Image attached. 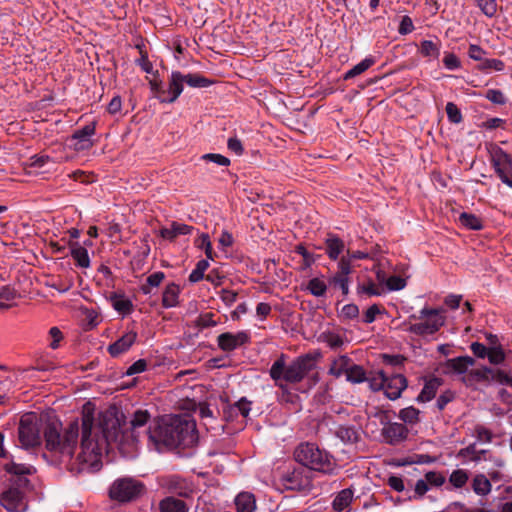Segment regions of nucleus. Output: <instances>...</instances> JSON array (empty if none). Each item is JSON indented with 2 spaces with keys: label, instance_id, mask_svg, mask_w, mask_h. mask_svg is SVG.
I'll list each match as a JSON object with an SVG mask.
<instances>
[{
  "label": "nucleus",
  "instance_id": "obj_32",
  "mask_svg": "<svg viewBox=\"0 0 512 512\" xmlns=\"http://www.w3.org/2000/svg\"><path fill=\"white\" fill-rule=\"evenodd\" d=\"M440 48L441 45L438 42H433L431 40H423L420 43L419 52L423 57H426L429 60H435L438 59L440 56Z\"/></svg>",
  "mask_w": 512,
  "mask_h": 512
},
{
  "label": "nucleus",
  "instance_id": "obj_10",
  "mask_svg": "<svg viewBox=\"0 0 512 512\" xmlns=\"http://www.w3.org/2000/svg\"><path fill=\"white\" fill-rule=\"evenodd\" d=\"M175 447H191L196 444L198 436L195 421L189 418L174 417Z\"/></svg>",
  "mask_w": 512,
  "mask_h": 512
},
{
  "label": "nucleus",
  "instance_id": "obj_29",
  "mask_svg": "<svg viewBox=\"0 0 512 512\" xmlns=\"http://www.w3.org/2000/svg\"><path fill=\"white\" fill-rule=\"evenodd\" d=\"M326 253L331 260H337L339 255L344 251V242L335 235H329L325 241Z\"/></svg>",
  "mask_w": 512,
  "mask_h": 512
},
{
  "label": "nucleus",
  "instance_id": "obj_2",
  "mask_svg": "<svg viewBox=\"0 0 512 512\" xmlns=\"http://www.w3.org/2000/svg\"><path fill=\"white\" fill-rule=\"evenodd\" d=\"M316 366V359L306 354L296 358L289 365H286L282 355L270 368V376L276 382L284 380L289 383L300 382Z\"/></svg>",
  "mask_w": 512,
  "mask_h": 512
},
{
  "label": "nucleus",
  "instance_id": "obj_26",
  "mask_svg": "<svg viewBox=\"0 0 512 512\" xmlns=\"http://www.w3.org/2000/svg\"><path fill=\"white\" fill-rule=\"evenodd\" d=\"M482 461H489L495 468H502L505 466V461L489 450H477L476 453L470 458L469 463L479 464Z\"/></svg>",
  "mask_w": 512,
  "mask_h": 512
},
{
  "label": "nucleus",
  "instance_id": "obj_4",
  "mask_svg": "<svg viewBox=\"0 0 512 512\" xmlns=\"http://www.w3.org/2000/svg\"><path fill=\"white\" fill-rule=\"evenodd\" d=\"M79 424L73 422L69 425L64 435H60L55 424H49L44 430L46 448L59 452L63 457L71 458L77 445Z\"/></svg>",
  "mask_w": 512,
  "mask_h": 512
},
{
  "label": "nucleus",
  "instance_id": "obj_38",
  "mask_svg": "<svg viewBox=\"0 0 512 512\" xmlns=\"http://www.w3.org/2000/svg\"><path fill=\"white\" fill-rule=\"evenodd\" d=\"M184 83L193 88L209 87L213 81L203 77L197 73H189L184 75Z\"/></svg>",
  "mask_w": 512,
  "mask_h": 512
},
{
  "label": "nucleus",
  "instance_id": "obj_60",
  "mask_svg": "<svg viewBox=\"0 0 512 512\" xmlns=\"http://www.w3.org/2000/svg\"><path fill=\"white\" fill-rule=\"evenodd\" d=\"M386 286L390 291H398L406 286V281L400 276H390L386 279Z\"/></svg>",
  "mask_w": 512,
  "mask_h": 512
},
{
  "label": "nucleus",
  "instance_id": "obj_49",
  "mask_svg": "<svg viewBox=\"0 0 512 512\" xmlns=\"http://www.w3.org/2000/svg\"><path fill=\"white\" fill-rule=\"evenodd\" d=\"M16 298V292L9 288L3 287L0 290V309H6L12 306Z\"/></svg>",
  "mask_w": 512,
  "mask_h": 512
},
{
  "label": "nucleus",
  "instance_id": "obj_59",
  "mask_svg": "<svg viewBox=\"0 0 512 512\" xmlns=\"http://www.w3.org/2000/svg\"><path fill=\"white\" fill-rule=\"evenodd\" d=\"M487 358L491 364H500L505 359V354L500 347L489 348Z\"/></svg>",
  "mask_w": 512,
  "mask_h": 512
},
{
  "label": "nucleus",
  "instance_id": "obj_41",
  "mask_svg": "<svg viewBox=\"0 0 512 512\" xmlns=\"http://www.w3.org/2000/svg\"><path fill=\"white\" fill-rule=\"evenodd\" d=\"M459 221L464 227L468 229L480 230L483 227L481 219L471 213H461L459 216Z\"/></svg>",
  "mask_w": 512,
  "mask_h": 512
},
{
  "label": "nucleus",
  "instance_id": "obj_48",
  "mask_svg": "<svg viewBox=\"0 0 512 512\" xmlns=\"http://www.w3.org/2000/svg\"><path fill=\"white\" fill-rule=\"evenodd\" d=\"M505 68V64L500 59H484L480 65L479 69L484 72H491V71H503Z\"/></svg>",
  "mask_w": 512,
  "mask_h": 512
},
{
  "label": "nucleus",
  "instance_id": "obj_28",
  "mask_svg": "<svg viewBox=\"0 0 512 512\" xmlns=\"http://www.w3.org/2000/svg\"><path fill=\"white\" fill-rule=\"evenodd\" d=\"M180 288L175 283L166 286L162 295V305L165 308L176 307L179 303Z\"/></svg>",
  "mask_w": 512,
  "mask_h": 512
},
{
  "label": "nucleus",
  "instance_id": "obj_42",
  "mask_svg": "<svg viewBox=\"0 0 512 512\" xmlns=\"http://www.w3.org/2000/svg\"><path fill=\"white\" fill-rule=\"evenodd\" d=\"M346 379L352 383H362L366 381V374L361 366L351 364L346 374Z\"/></svg>",
  "mask_w": 512,
  "mask_h": 512
},
{
  "label": "nucleus",
  "instance_id": "obj_44",
  "mask_svg": "<svg viewBox=\"0 0 512 512\" xmlns=\"http://www.w3.org/2000/svg\"><path fill=\"white\" fill-rule=\"evenodd\" d=\"M490 381L504 386H512V375L510 372L501 369H492Z\"/></svg>",
  "mask_w": 512,
  "mask_h": 512
},
{
  "label": "nucleus",
  "instance_id": "obj_43",
  "mask_svg": "<svg viewBox=\"0 0 512 512\" xmlns=\"http://www.w3.org/2000/svg\"><path fill=\"white\" fill-rule=\"evenodd\" d=\"M420 411L413 406L406 407L399 412V418L407 424H415L419 421Z\"/></svg>",
  "mask_w": 512,
  "mask_h": 512
},
{
  "label": "nucleus",
  "instance_id": "obj_64",
  "mask_svg": "<svg viewBox=\"0 0 512 512\" xmlns=\"http://www.w3.org/2000/svg\"><path fill=\"white\" fill-rule=\"evenodd\" d=\"M485 97L494 104L502 105L506 102L503 92L497 89H489Z\"/></svg>",
  "mask_w": 512,
  "mask_h": 512
},
{
  "label": "nucleus",
  "instance_id": "obj_23",
  "mask_svg": "<svg viewBox=\"0 0 512 512\" xmlns=\"http://www.w3.org/2000/svg\"><path fill=\"white\" fill-rule=\"evenodd\" d=\"M193 230L192 226L184 223L172 222L169 227H163L159 231V235L168 241L175 240L180 235L190 234Z\"/></svg>",
  "mask_w": 512,
  "mask_h": 512
},
{
  "label": "nucleus",
  "instance_id": "obj_27",
  "mask_svg": "<svg viewBox=\"0 0 512 512\" xmlns=\"http://www.w3.org/2000/svg\"><path fill=\"white\" fill-rule=\"evenodd\" d=\"M237 512H254L256 509V499L250 492H241L235 498Z\"/></svg>",
  "mask_w": 512,
  "mask_h": 512
},
{
  "label": "nucleus",
  "instance_id": "obj_17",
  "mask_svg": "<svg viewBox=\"0 0 512 512\" xmlns=\"http://www.w3.org/2000/svg\"><path fill=\"white\" fill-rule=\"evenodd\" d=\"M406 387L407 380L402 374L386 376L384 393L389 399H398Z\"/></svg>",
  "mask_w": 512,
  "mask_h": 512
},
{
  "label": "nucleus",
  "instance_id": "obj_62",
  "mask_svg": "<svg viewBox=\"0 0 512 512\" xmlns=\"http://www.w3.org/2000/svg\"><path fill=\"white\" fill-rule=\"evenodd\" d=\"M476 443H471L468 446L461 448L458 451L457 457L462 460L463 463H469L470 458L476 453Z\"/></svg>",
  "mask_w": 512,
  "mask_h": 512
},
{
  "label": "nucleus",
  "instance_id": "obj_6",
  "mask_svg": "<svg viewBox=\"0 0 512 512\" xmlns=\"http://www.w3.org/2000/svg\"><path fill=\"white\" fill-rule=\"evenodd\" d=\"M144 484L131 477L116 479L110 489L109 496L112 500L125 503L137 499L144 493Z\"/></svg>",
  "mask_w": 512,
  "mask_h": 512
},
{
  "label": "nucleus",
  "instance_id": "obj_63",
  "mask_svg": "<svg viewBox=\"0 0 512 512\" xmlns=\"http://www.w3.org/2000/svg\"><path fill=\"white\" fill-rule=\"evenodd\" d=\"M414 29H415V27H414L411 17H409L407 15L403 16L401 18L399 28H398L399 34L407 35V34L412 33Z\"/></svg>",
  "mask_w": 512,
  "mask_h": 512
},
{
  "label": "nucleus",
  "instance_id": "obj_16",
  "mask_svg": "<svg viewBox=\"0 0 512 512\" xmlns=\"http://www.w3.org/2000/svg\"><path fill=\"white\" fill-rule=\"evenodd\" d=\"M279 482L286 490H302L307 485V479L303 476V471L300 469L288 470L283 473Z\"/></svg>",
  "mask_w": 512,
  "mask_h": 512
},
{
  "label": "nucleus",
  "instance_id": "obj_55",
  "mask_svg": "<svg viewBox=\"0 0 512 512\" xmlns=\"http://www.w3.org/2000/svg\"><path fill=\"white\" fill-rule=\"evenodd\" d=\"M201 159L206 162H212L219 166H228L230 164V160L217 153H207L201 156Z\"/></svg>",
  "mask_w": 512,
  "mask_h": 512
},
{
  "label": "nucleus",
  "instance_id": "obj_50",
  "mask_svg": "<svg viewBox=\"0 0 512 512\" xmlns=\"http://www.w3.org/2000/svg\"><path fill=\"white\" fill-rule=\"evenodd\" d=\"M474 436L480 443H491L493 440V433L491 430L483 425H476L474 428Z\"/></svg>",
  "mask_w": 512,
  "mask_h": 512
},
{
  "label": "nucleus",
  "instance_id": "obj_19",
  "mask_svg": "<svg viewBox=\"0 0 512 512\" xmlns=\"http://www.w3.org/2000/svg\"><path fill=\"white\" fill-rule=\"evenodd\" d=\"M4 469L7 473L19 477L16 484L19 486H26L29 481L25 478L26 475H31L35 472L33 466L28 464H20L16 462H9L5 464Z\"/></svg>",
  "mask_w": 512,
  "mask_h": 512
},
{
  "label": "nucleus",
  "instance_id": "obj_20",
  "mask_svg": "<svg viewBox=\"0 0 512 512\" xmlns=\"http://www.w3.org/2000/svg\"><path fill=\"white\" fill-rule=\"evenodd\" d=\"M137 334L136 332L129 331L125 333L121 338H119L117 341L109 345L108 352L111 356L117 357L121 355L122 353L129 350V348L134 344L136 341Z\"/></svg>",
  "mask_w": 512,
  "mask_h": 512
},
{
  "label": "nucleus",
  "instance_id": "obj_11",
  "mask_svg": "<svg viewBox=\"0 0 512 512\" xmlns=\"http://www.w3.org/2000/svg\"><path fill=\"white\" fill-rule=\"evenodd\" d=\"M0 505L8 512H26L28 502L24 494L15 487H10L0 495Z\"/></svg>",
  "mask_w": 512,
  "mask_h": 512
},
{
  "label": "nucleus",
  "instance_id": "obj_58",
  "mask_svg": "<svg viewBox=\"0 0 512 512\" xmlns=\"http://www.w3.org/2000/svg\"><path fill=\"white\" fill-rule=\"evenodd\" d=\"M492 369L486 366L476 368L470 371V376L476 381H490Z\"/></svg>",
  "mask_w": 512,
  "mask_h": 512
},
{
  "label": "nucleus",
  "instance_id": "obj_21",
  "mask_svg": "<svg viewBox=\"0 0 512 512\" xmlns=\"http://www.w3.org/2000/svg\"><path fill=\"white\" fill-rule=\"evenodd\" d=\"M474 365V359L469 356L456 357L447 360L445 364L446 372L463 375Z\"/></svg>",
  "mask_w": 512,
  "mask_h": 512
},
{
  "label": "nucleus",
  "instance_id": "obj_35",
  "mask_svg": "<svg viewBox=\"0 0 512 512\" xmlns=\"http://www.w3.org/2000/svg\"><path fill=\"white\" fill-rule=\"evenodd\" d=\"M375 63V60L372 57H366L361 62L353 66L350 70H348L344 74V79H352L362 73H364L366 70H368L373 64Z\"/></svg>",
  "mask_w": 512,
  "mask_h": 512
},
{
  "label": "nucleus",
  "instance_id": "obj_54",
  "mask_svg": "<svg viewBox=\"0 0 512 512\" xmlns=\"http://www.w3.org/2000/svg\"><path fill=\"white\" fill-rule=\"evenodd\" d=\"M446 113L450 122L458 124L462 121V114L453 102L446 104Z\"/></svg>",
  "mask_w": 512,
  "mask_h": 512
},
{
  "label": "nucleus",
  "instance_id": "obj_37",
  "mask_svg": "<svg viewBox=\"0 0 512 512\" xmlns=\"http://www.w3.org/2000/svg\"><path fill=\"white\" fill-rule=\"evenodd\" d=\"M440 383L437 379H432L424 385L421 393L418 395L417 400L421 402H428L436 395Z\"/></svg>",
  "mask_w": 512,
  "mask_h": 512
},
{
  "label": "nucleus",
  "instance_id": "obj_24",
  "mask_svg": "<svg viewBox=\"0 0 512 512\" xmlns=\"http://www.w3.org/2000/svg\"><path fill=\"white\" fill-rule=\"evenodd\" d=\"M150 420V414L146 410H137L130 420V436L133 442H137L140 429L144 428Z\"/></svg>",
  "mask_w": 512,
  "mask_h": 512
},
{
  "label": "nucleus",
  "instance_id": "obj_30",
  "mask_svg": "<svg viewBox=\"0 0 512 512\" xmlns=\"http://www.w3.org/2000/svg\"><path fill=\"white\" fill-rule=\"evenodd\" d=\"M159 508L161 512H188V507L181 499L174 497H166L163 499Z\"/></svg>",
  "mask_w": 512,
  "mask_h": 512
},
{
  "label": "nucleus",
  "instance_id": "obj_18",
  "mask_svg": "<svg viewBox=\"0 0 512 512\" xmlns=\"http://www.w3.org/2000/svg\"><path fill=\"white\" fill-rule=\"evenodd\" d=\"M349 267L348 260H340L338 263V271L330 278V284L339 288L344 295L349 293Z\"/></svg>",
  "mask_w": 512,
  "mask_h": 512
},
{
  "label": "nucleus",
  "instance_id": "obj_1",
  "mask_svg": "<svg viewBox=\"0 0 512 512\" xmlns=\"http://www.w3.org/2000/svg\"><path fill=\"white\" fill-rule=\"evenodd\" d=\"M119 434L120 423L112 412L100 413L95 418L93 409L89 405L84 406L81 452L77 458L79 467L99 469L102 454L111 442L118 440Z\"/></svg>",
  "mask_w": 512,
  "mask_h": 512
},
{
  "label": "nucleus",
  "instance_id": "obj_40",
  "mask_svg": "<svg viewBox=\"0 0 512 512\" xmlns=\"http://www.w3.org/2000/svg\"><path fill=\"white\" fill-rule=\"evenodd\" d=\"M469 480V473L464 469H456L449 476L450 484L456 488H463Z\"/></svg>",
  "mask_w": 512,
  "mask_h": 512
},
{
  "label": "nucleus",
  "instance_id": "obj_61",
  "mask_svg": "<svg viewBox=\"0 0 512 512\" xmlns=\"http://www.w3.org/2000/svg\"><path fill=\"white\" fill-rule=\"evenodd\" d=\"M444 66L448 70H457L460 68L461 63L458 57L454 53L446 52L443 58Z\"/></svg>",
  "mask_w": 512,
  "mask_h": 512
},
{
  "label": "nucleus",
  "instance_id": "obj_33",
  "mask_svg": "<svg viewBox=\"0 0 512 512\" xmlns=\"http://www.w3.org/2000/svg\"><path fill=\"white\" fill-rule=\"evenodd\" d=\"M29 166L40 169L43 172L50 171L55 166V161L45 154L34 155L29 159Z\"/></svg>",
  "mask_w": 512,
  "mask_h": 512
},
{
  "label": "nucleus",
  "instance_id": "obj_46",
  "mask_svg": "<svg viewBox=\"0 0 512 512\" xmlns=\"http://www.w3.org/2000/svg\"><path fill=\"white\" fill-rule=\"evenodd\" d=\"M112 306L113 308L122 313V314H128L132 311V303L129 299H127L124 296H114L112 298Z\"/></svg>",
  "mask_w": 512,
  "mask_h": 512
},
{
  "label": "nucleus",
  "instance_id": "obj_39",
  "mask_svg": "<svg viewBox=\"0 0 512 512\" xmlns=\"http://www.w3.org/2000/svg\"><path fill=\"white\" fill-rule=\"evenodd\" d=\"M307 290L316 297H322L327 290V284L323 278L315 277L309 280Z\"/></svg>",
  "mask_w": 512,
  "mask_h": 512
},
{
  "label": "nucleus",
  "instance_id": "obj_13",
  "mask_svg": "<svg viewBox=\"0 0 512 512\" xmlns=\"http://www.w3.org/2000/svg\"><path fill=\"white\" fill-rule=\"evenodd\" d=\"M96 125L94 122L89 123L77 130L71 137V146L77 150H87L93 146L92 136L95 134Z\"/></svg>",
  "mask_w": 512,
  "mask_h": 512
},
{
  "label": "nucleus",
  "instance_id": "obj_15",
  "mask_svg": "<svg viewBox=\"0 0 512 512\" xmlns=\"http://www.w3.org/2000/svg\"><path fill=\"white\" fill-rule=\"evenodd\" d=\"M184 89V74L179 71H172L169 77V85L166 88V97L162 103H173L181 95Z\"/></svg>",
  "mask_w": 512,
  "mask_h": 512
},
{
  "label": "nucleus",
  "instance_id": "obj_14",
  "mask_svg": "<svg viewBox=\"0 0 512 512\" xmlns=\"http://www.w3.org/2000/svg\"><path fill=\"white\" fill-rule=\"evenodd\" d=\"M249 340V336L246 332H238L236 334L233 333H222L218 336L217 342L218 346L223 351H233L241 345L247 343Z\"/></svg>",
  "mask_w": 512,
  "mask_h": 512
},
{
  "label": "nucleus",
  "instance_id": "obj_3",
  "mask_svg": "<svg viewBox=\"0 0 512 512\" xmlns=\"http://www.w3.org/2000/svg\"><path fill=\"white\" fill-rule=\"evenodd\" d=\"M294 457L301 465L325 474L334 473L337 467L334 458L327 451L311 442L298 445Z\"/></svg>",
  "mask_w": 512,
  "mask_h": 512
},
{
  "label": "nucleus",
  "instance_id": "obj_9",
  "mask_svg": "<svg viewBox=\"0 0 512 512\" xmlns=\"http://www.w3.org/2000/svg\"><path fill=\"white\" fill-rule=\"evenodd\" d=\"M491 164L501 181L512 188V156L497 145L488 148Z\"/></svg>",
  "mask_w": 512,
  "mask_h": 512
},
{
  "label": "nucleus",
  "instance_id": "obj_47",
  "mask_svg": "<svg viewBox=\"0 0 512 512\" xmlns=\"http://www.w3.org/2000/svg\"><path fill=\"white\" fill-rule=\"evenodd\" d=\"M165 275L163 272H155L147 277L146 284L142 285L141 291L144 294H150L152 287H158L163 281Z\"/></svg>",
  "mask_w": 512,
  "mask_h": 512
},
{
  "label": "nucleus",
  "instance_id": "obj_52",
  "mask_svg": "<svg viewBox=\"0 0 512 512\" xmlns=\"http://www.w3.org/2000/svg\"><path fill=\"white\" fill-rule=\"evenodd\" d=\"M366 381H368L369 387L371 388V390H373V391L384 390L386 375L382 371H379L378 373H376L374 376H372L370 378L366 377Z\"/></svg>",
  "mask_w": 512,
  "mask_h": 512
},
{
  "label": "nucleus",
  "instance_id": "obj_51",
  "mask_svg": "<svg viewBox=\"0 0 512 512\" xmlns=\"http://www.w3.org/2000/svg\"><path fill=\"white\" fill-rule=\"evenodd\" d=\"M424 479L427 481L429 487H441L446 478L441 472L429 471L425 474Z\"/></svg>",
  "mask_w": 512,
  "mask_h": 512
},
{
  "label": "nucleus",
  "instance_id": "obj_22",
  "mask_svg": "<svg viewBox=\"0 0 512 512\" xmlns=\"http://www.w3.org/2000/svg\"><path fill=\"white\" fill-rule=\"evenodd\" d=\"M383 434L388 443L397 444L406 439L408 430L401 423H390L383 429Z\"/></svg>",
  "mask_w": 512,
  "mask_h": 512
},
{
  "label": "nucleus",
  "instance_id": "obj_57",
  "mask_svg": "<svg viewBox=\"0 0 512 512\" xmlns=\"http://www.w3.org/2000/svg\"><path fill=\"white\" fill-rule=\"evenodd\" d=\"M429 489L430 487L427 481L424 478L419 479L415 484L414 493L413 495L409 496V499H420L429 491Z\"/></svg>",
  "mask_w": 512,
  "mask_h": 512
},
{
  "label": "nucleus",
  "instance_id": "obj_36",
  "mask_svg": "<svg viewBox=\"0 0 512 512\" xmlns=\"http://www.w3.org/2000/svg\"><path fill=\"white\" fill-rule=\"evenodd\" d=\"M337 437L344 443H355L358 441V431L352 426H339L336 430Z\"/></svg>",
  "mask_w": 512,
  "mask_h": 512
},
{
  "label": "nucleus",
  "instance_id": "obj_12",
  "mask_svg": "<svg viewBox=\"0 0 512 512\" xmlns=\"http://www.w3.org/2000/svg\"><path fill=\"white\" fill-rule=\"evenodd\" d=\"M502 479L500 471L491 469L488 470L487 475L483 473H477L472 479V490L476 495L486 496L492 490V484L490 480L499 481Z\"/></svg>",
  "mask_w": 512,
  "mask_h": 512
},
{
  "label": "nucleus",
  "instance_id": "obj_7",
  "mask_svg": "<svg viewBox=\"0 0 512 512\" xmlns=\"http://www.w3.org/2000/svg\"><path fill=\"white\" fill-rule=\"evenodd\" d=\"M174 432V417L157 422L154 426H150L147 431L149 441L159 452L163 448H175Z\"/></svg>",
  "mask_w": 512,
  "mask_h": 512
},
{
  "label": "nucleus",
  "instance_id": "obj_8",
  "mask_svg": "<svg viewBox=\"0 0 512 512\" xmlns=\"http://www.w3.org/2000/svg\"><path fill=\"white\" fill-rule=\"evenodd\" d=\"M18 440L24 449L36 447L41 443L38 418L35 414H25L21 417L18 427Z\"/></svg>",
  "mask_w": 512,
  "mask_h": 512
},
{
  "label": "nucleus",
  "instance_id": "obj_25",
  "mask_svg": "<svg viewBox=\"0 0 512 512\" xmlns=\"http://www.w3.org/2000/svg\"><path fill=\"white\" fill-rule=\"evenodd\" d=\"M354 493L351 489L341 490L333 500L332 506L336 512H349Z\"/></svg>",
  "mask_w": 512,
  "mask_h": 512
},
{
  "label": "nucleus",
  "instance_id": "obj_5",
  "mask_svg": "<svg viewBox=\"0 0 512 512\" xmlns=\"http://www.w3.org/2000/svg\"><path fill=\"white\" fill-rule=\"evenodd\" d=\"M410 319L421 320L418 323L410 324L408 331L416 335H431L437 332L445 323V317L441 310L423 308L419 316L411 315Z\"/></svg>",
  "mask_w": 512,
  "mask_h": 512
},
{
  "label": "nucleus",
  "instance_id": "obj_53",
  "mask_svg": "<svg viewBox=\"0 0 512 512\" xmlns=\"http://www.w3.org/2000/svg\"><path fill=\"white\" fill-rule=\"evenodd\" d=\"M477 6L488 17H493L497 12L496 0H476Z\"/></svg>",
  "mask_w": 512,
  "mask_h": 512
},
{
  "label": "nucleus",
  "instance_id": "obj_34",
  "mask_svg": "<svg viewBox=\"0 0 512 512\" xmlns=\"http://www.w3.org/2000/svg\"><path fill=\"white\" fill-rule=\"evenodd\" d=\"M350 365V358L346 355H341L332 362L329 373L335 377L346 376Z\"/></svg>",
  "mask_w": 512,
  "mask_h": 512
},
{
  "label": "nucleus",
  "instance_id": "obj_45",
  "mask_svg": "<svg viewBox=\"0 0 512 512\" xmlns=\"http://www.w3.org/2000/svg\"><path fill=\"white\" fill-rule=\"evenodd\" d=\"M195 246L199 249H203L206 257L210 260L214 259L215 254L213 253L212 249V243L209 239L208 234H201L196 240H195Z\"/></svg>",
  "mask_w": 512,
  "mask_h": 512
},
{
  "label": "nucleus",
  "instance_id": "obj_31",
  "mask_svg": "<svg viewBox=\"0 0 512 512\" xmlns=\"http://www.w3.org/2000/svg\"><path fill=\"white\" fill-rule=\"evenodd\" d=\"M71 256L75 260L77 266L81 268H88L90 266L88 251L79 243L71 244Z\"/></svg>",
  "mask_w": 512,
  "mask_h": 512
},
{
  "label": "nucleus",
  "instance_id": "obj_56",
  "mask_svg": "<svg viewBox=\"0 0 512 512\" xmlns=\"http://www.w3.org/2000/svg\"><path fill=\"white\" fill-rule=\"evenodd\" d=\"M150 89L154 96L162 103L163 97H166V88L161 80L152 79L149 81Z\"/></svg>",
  "mask_w": 512,
  "mask_h": 512
}]
</instances>
